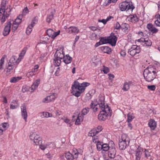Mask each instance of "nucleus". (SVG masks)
<instances>
[{
    "instance_id": "11",
    "label": "nucleus",
    "mask_w": 160,
    "mask_h": 160,
    "mask_svg": "<svg viewBox=\"0 0 160 160\" xmlns=\"http://www.w3.org/2000/svg\"><path fill=\"white\" fill-rule=\"evenodd\" d=\"M143 151V148L138 146L137 149L135 151L136 160H140L141 156Z\"/></svg>"
},
{
    "instance_id": "15",
    "label": "nucleus",
    "mask_w": 160,
    "mask_h": 160,
    "mask_svg": "<svg viewBox=\"0 0 160 160\" xmlns=\"http://www.w3.org/2000/svg\"><path fill=\"white\" fill-rule=\"evenodd\" d=\"M116 154V150L115 147L112 146L109 148L108 151V157L111 158H114Z\"/></svg>"
},
{
    "instance_id": "64",
    "label": "nucleus",
    "mask_w": 160,
    "mask_h": 160,
    "mask_svg": "<svg viewBox=\"0 0 160 160\" xmlns=\"http://www.w3.org/2000/svg\"><path fill=\"white\" fill-rule=\"evenodd\" d=\"M98 22H102L104 24H105L107 22V20H106V19H103L102 20H98Z\"/></svg>"
},
{
    "instance_id": "26",
    "label": "nucleus",
    "mask_w": 160,
    "mask_h": 160,
    "mask_svg": "<svg viewBox=\"0 0 160 160\" xmlns=\"http://www.w3.org/2000/svg\"><path fill=\"white\" fill-rule=\"evenodd\" d=\"M19 106V104L18 103V101L13 100L11 103L10 106V108L11 109H15Z\"/></svg>"
},
{
    "instance_id": "1",
    "label": "nucleus",
    "mask_w": 160,
    "mask_h": 160,
    "mask_svg": "<svg viewBox=\"0 0 160 160\" xmlns=\"http://www.w3.org/2000/svg\"><path fill=\"white\" fill-rule=\"evenodd\" d=\"M90 85L89 83L86 82L80 83L77 81H75L72 86V91L71 93L75 96L78 97L84 92L86 87Z\"/></svg>"
},
{
    "instance_id": "59",
    "label": "nucleus",
    "mask_w": 160,
    "mask_h": 160,
    "mask_svg": "<svg viewBox=\"0 0 160 160\" xmlns=\"http://www.w3.org/2000/svg\"><path fill=\"white\" fill-rule=\"evenodd\" d=\"M21 22V21L17 18L15 21L13 22V23L14 24H16V23L19 25Z\"/></svg>"
},
{
    "instance_id": "60",
    "label": "nucleus",
    "mask_w": 160,
    "mask_h": 160,
    "mask_svg": "<svg viewBox=\"0 0 160 160\" xmlns=\"http://www.w3.org/2000/svg\"><path fill=\"white\" fill-rule=\"evenodd\" d=\"M153 27V25L151 23L148 24L147 25V28L149 30V31H150Z\"/></svg>"
},
{
    "instance_id": "43",
    "label": "nucleus",
    "mask_w": 160,
    "mask_h": 160,
    "mask_svg": "<svg viewBox=\"0 0 160 160\" xmlns=\"http://www.w3.org/2000/svg\"><path fill=\"white\" fill-rule=\"evenodd\" d=\"M21 115L25 122L27 121L28 117L27 112H21Z\"/></svg>"
},
{
    "instance_id": "63",
    "label": "nucleus",
    "mask_w": 160,
    "mask_h": 160,
    "mask_svg": "<svg viewBox=\"0 0 160 160\" xmlns=\"http://www.w3.org/2000/svg\"><path fill=\"white\" fill-rule=\"evenodd\" d=\"M89 28L92 31H96L98 29V28L97 27L93 26H91L89 27Z\"/></svg>"
},
{
    "instance_id": "53",
    "label": "nucleus",
    "mask_w": 160,
    "mask_h": 160,
    "mask_svg": "<svg viewBox=\"0 0 160 160\" xmlns=\"http://www.w3.org/2000/svg\"><path fill=\"white\" fill-rule=\"evenodd\" d=\"M109 69L108 67L104 66L103 71L104 73H107L109 72Z\"/></svg>"
},
{
    "instance_id": "48",
    "label": "nucleus",
    "mask_w": 160,
    "mask_h": 160,
    "mask_svg": "<svg viewBox=\"0 0 160 160\" xmlns=\"http://www.w3.org/2000/svg\"><path fill=\"white\" fill-rule=\"evenodd\" d=\"M5 58L2 57L0 60V69L1 70L2 69V65L4 64V62Z\"/></svg>"
},
{
    "instance_id": "20",
    "label": "nucleus",
    "mask_w": 160,
    "mask_h": 160,
    "mask_svg": "<svg viewBox=\"0 0 160 160\" xmlns=\"http://www.w3.org/2000/svg\"><path fill=\"white\" fill-rule=\"evenodd\" d=\"M55 98L54 94V93H53L52 95L47 96V97L44 98L43 99L42 102L47 103L51 101H52L54 100Z\"/></svg>"
},
{
    "instance_id": "18",
    "label": "nucleus",
    "mask_w": 160,
    "mask_h": 160,
    "mask_svg": "<svg viewBox=\"0 0 160 160\" xmlns=\"http://www.w3.org/2000/svg\"><path fill=\"white\" fill-rule=\"evenodd\" d=\"M98 133H95V130L90 131L88 133V136L90 137H92V140H97L100 139V136L97 135Z\"/></svg>"
},
{
    "instance_id": "58",
    "label": "nucleus",
    "mask_w": 160,
    "mask_h": 160,
    "mask_svg": "<svg viewBox=\"0 0 160 160\" xmlns=\"http://www.w3.org/2000/svg\"><path fill=\"white\" fill-rule=\"evenodd\" d=\"M28 12V9L27 7L25 8L22 12V15H25Z\"/></svg>"
},
{
    "instance_id": "56",
    "label": "nucleus",
    "mask_w": 160,
    "mask_h": 160,
    "mask_svg": "<svg viewBox=\"0 0 160 160\" xmlns=\"http://www.w3.org/2000/svg\"><path fill=\"white\" fill-rule=\"evenodd\" d=\"M60 32V31L59 30L57 32H55L54 31L53 35L52 38L54 39L58 35Z\"/></svg>"
},
{
    "instance_id": "8",
    "label": "nucleus",
    "mask_w": 160,
    "mask_h": 160,
    "mask_svg": "<svg viewBox=\"0 0 160 160\" xmlns=\"http://www.w3.org/2000/svg\"><path fill=\"white\" fill-rule=\"evenodd\" d=\"M138 41L139 42H144V44H143V46L150 47L152 45L151 40L148 38H141L138 40Z\"/></svg>"
},
{
    "instance_id": "32",
    "label": "nucleus",
    "mask_w": 160,
    "mask_h": 160,
    "mask_svg": "<svg viewBox=\"0 0 160 160\" xmlns=\"http://www.w3.org/2000/svg\"><path fill=\"white\" fill-rule=\"evenodd\" d=\"M95 143H97L96 146L97 149L98 151H101L102 150V146L103 144V142H101L100 141H95Z\"/></svg>"
},
{
    "instance_id": "19",
    "label": "nucleus",
    "mask_w": 160,
    "mask_h": 160,
    "mask_svg": "<svg viewBox=\"0 0 160 160\" xmlns=\"http://www.w3.org/2000/svg\"><path fill=\"white\" fill-rule=\"evenodd\" d=\"M20 61V60L19 59V58H18L15 56H13L10 59L9 63L14 66L16 64H18Z\"/></svg>"
},
{
    "instance_id": "13",
    "label": "nucleus",
    "mask_w": 160,
    "mask_h": 160,
    "mask_svg": "<svg viewBox=\"0 0 160 160\" xmlns=\"http://www.w3.org/2000/svg\"><path fill=\"white\" fill-rule=\"evenodd\" d=\"M11 23L9 22L7 23L6 25L5 26L2 34L4 36H6L9 33L10 31Z\"/></svg>"
},
{
    "instance_id": "37",
    "label": "nucleus",
    "mask_w": 160,
    "mask_h": 160,
    "mask_svg": "<svg viewBox=\"0 0 160 160\" xmlns=\"http://www.w3.org/2000/svg\"><path fill=\"white\" fill-rule=\"evenodd\" d=\"M157 19L155 21V23L157 26L160 27V15L158 14L156 16Z\"/></svg>"
},
{
    "instance_id": "46",
    "label": "nucleus",
    "mask_w": 160,
    "mask_h": 160,
    "mask_svg": "<svg viewBox=\"0 0 160 160\" xmlns=\"http://www.w3.org/2000/svg\"><path fill=\"white\" fill-rule=\"evenodd\" d=\"M144 152H145V157L147 158H148L150 157L151 155L150 154V152L148 151V150H147L146 149H145Z\"/></svg>"
},
{
    "instance_id": "28",
    "label": "nucleus",
    "mask_w": 160,
    "mask_h": 160,
    "mask_svg": "<svg viewBox=\"0 0 160 160\" xmlns=\"http://www.w3.org/2000/svg\"><path fill=\"white\" fill-rule=\"evenodd\" d=\"M148 125L151 129L153 130L156 127V123L154 120L151 119L149 122Z\"/></svg>"
},
{
    "instance_id": "45",
    "label": "nucleus",
    "mask_w": 160,
    "mask_h": 160,
    "mask_svg": "<svg viewBox=\"0 0 160 160\" xmlns=\"http://www.w3.org/2000/svg\"><path fill=\"white\" fill-rule=\"evenodd\" d=\"M21 112H27L26 106L25 103H23L21 107Z\"/></svg>"
},
{
    "instance_id": "35",
    "label": "nucleus",
    "mask_w": 160,
    "mask_h": 160,
    "mask_svg": "<svg viewBox=\"0 0 160 160\" xmlns=\"http://www.w3.org/2000/svg\"><path fill=\"white\" fill-rule=\"evenodd\" d=\"M53 61L54 64L56 66H59L61 63V59L59 58H56L55 57Z\"/></svg>"
},
{
    "instance_id": "62",
    "label": "nucleus",
    "mask_w": 160,
    "mask_h": 160,
    "mask_svg": "<svg viewBox=\"0 0 160 160\" xmlns=\"http://www.w3.org/2000/svg\"><path fill=\"white\" fill-rule=\"evenodd\" d=\"M46 148V146L45 145H42V142H41V144L40 145V148L42 150H44Z\"/></svg>"
},
{
    "instance_id": "33",
    "label": "nucleus",
    "mask_w": 160,
    "mask_h": 160,
    "mask_svg": "<svg viewBox=\"0 0 160 160\" xmlns=\"http://www.w3.org/2000/svg\"><path fill=\"white\" fill-rule=\"evenodd\" d=\"M129 27V25L126 23H123L121 25V28L122 30H124V32H128Z\"/></svg>"
},
{
    "instance_id": "54",
    "label": "nucleus",
    "mask_w": 160,
    "mask_h": 160,
    "mask_svg": "<svg viewBox=\"0 0 160 160\" xmlns=\"http://www.w3.org/2000/svg\"><path fill=\"white\" fill-rule=\"evenodd\" d=\"M38 68L39 66L38 65H35L34 68L32 69L31 71L34 73L37 71V69Z\"/></svg>"
},
{
    "instance_id": "27",
    "label": "nucleus",
    "mask_w": 160,
    "mask_h": 160,
    "mask_svg": "<svg viewBox=\"0 0 160 160\" xmlns=\"http://www.w3.org/2000/svg\"><path fill=\"white\" fill-rule=\"evenodd\" d=\"M129 18V21L133 23H135L138 21L139 19L135 14L133 15H130Z\"/></svg>"
},
{
    "instance_id": "57",
    "label": "nucleus",
    "mask_w": 160,
    "mask_h": 160,
    "mask_svg": "<svg viewBox=\"0 0 160 160\" xmlns=\"http://www.w3.org/2000/svg\"><path fill=\"white\" fill-rule=\"evenodd\" d=\"M152 33H156L158 31V29L155 27H153L150 31Z\"/></svg>"
},
{
    "instance_id": "44",
    "label": "nucleus",
    "mask_w": 160,
    "mask_h": 160,
    "mask_svg": "<svg viewBox=\"0 0 160 160\" xmlns=\"http://www.w3.org/2000/svg\"><path fill=\"white\" fill-rule=\"evenodd\" d=\"M42 118H47V112H43L39 113Z\"/></svg>"
},
{
    "instance_id": "47",
    "label": "nucleus",
    "mask_w": 160,
    "mask_h": 160,
    "mask_svg": "<svg viewBox=\"0 0 160 160\" xmlns=\"http://www.w3.org/2000/svg\"><path fill=\"white\" fill-rule=\"evenodd\" d=\"M27 50V48H24L20 53L19 55V57H23L26 53Z\"/></svg>"
},
{
    "instance_id": "29",
    "label": "nucleus",
    "mask_w": 160,
    "mask_h": 160,
    "mask_svg": "<svg viewBox=\"0 0 160 160\" xmlns=\"http://www.w3.org/2000/svg\"><path fill=\"white\" fill-rule=\"evenodd\" d=\"M100 49L104 53L110 54L111 52V49L109 47L107 46H103L101 47Z\"/></svg>"
},
{
    "instance_id": "17",
    "label": "nucleus",
    "mask_w": 160,
    "mask_h": 160,
    "mask_svg": "<svg viewBox=\"0 0 160 160\" xmlns=\"http://www.w3.org/2000/svg\"><path fill=\"white\" fill-rule=\"evenodd\" d=\"M64 52L62 50H57L54 54V57L57 58L62 59L64 56Z\"/></svg>"
},
{
    "instance_id": "50",
    "label": "nucleus",
    "mask_w": 160,
    "mask_h": 160,
    "mask_svg": "<svg viewBox=\"0 0 160 160\" xmlns=\"http://www.w3.org/2000/svg\"><path fill=\"white\" fill-rule=\"evenodd\" d=\"M147 88L148 89L151 91H154L156 89V86L154 85H148Z\"/></svg>"
},
{
    "instance_id": "5",
    "label": "nucleus",
    "mask_w": 160,
    "mask_h": 160,
    "mask_svg": "<svg viewBox=\"0 0 160 160\" xmlns=\"http://www.w3.org/2000/svg\"><path fill=\"white\" fill-rule=\"evenodd\" d=\"M120 10L122 11L130 10L132 11L134 8V6L131 2H123L119 4Z\"/></svg>"
},
{
    "instance_id": "41",
    "label": "nucleus",
    "mask_w": 160,
    "mask_h": 160,
    "mask_svg": "<svg viewBox=\"0 0 160 160\" xmlns=\"http://www.w3.org/2000/svg\"><path fill=\"white\" fill-rule=\"evenodd\" d=\"M90 108H83L82 111V114L83 116L87 114L89 112Z\"/></svg>"
},
{
    "instance_id": "23",
    "label": "nucleus",
    "mask_w": 160,
    "mask_h": 160,
    "mask_svg": "<svg viewBox=\"0 0 160 160\" xmlns=\"http://www.w3.org/2000/svg\"><path fill=\"white\" fill-rule=\"evenodd\" d=\"M29 138L31 140H38V139H42L40 136L35 132L31 133Z\"/></svg>"
},
{
    "instance_id": "61",
    "label": "nucleus",
    "mask_w": 160,
    "mask_h": 160,
    "mask_svg": "<svg viewBox=\"0 0 160 160\" xmlns=\"http://www.w3.org/2000/svg\"><path fill=\"white\" fill-rule=\"evenodd\" d=\"M34 73L32 72L31 71L27 73V76L28 77H32L34 75Z\"/></svg>"
},
{
    "instance_id": "31",
    "label": "nucleus",
    "mask_w": 160,
    "mask_h": 160,
    "mask_svg": "<svg viewBox=\"0 0 160 160\" xmlns=\"http://www.w3.org/2000/svg\"><path fill=\"white\" fill-rule=\"evenodd\" d=\"M54 13L55 11H53L51 12L50 14L46 18V21L47 22L50 23L51 20L53 19Z\"/></svg>"
},
{
    "instance_id": "21",
    "label": "nucleus",
    "mask_w": 160,
    "mask_h": 160,
    "mask_svg": "<svg viewBox=\"0 0 160 160\" xmlns=\"http://www.w3.org/2000/svg\"><path fill=\"white\" fill-rule=\"evenodd\" d=\"M108 116V114L104 113L103 112L100 111L98 115V118L100 121H103L106 119Z\"/></svg>"
},
{
    "instance_id": "3",
    "label": "nucleus",
    "mask_w": 160,
    "mask_h": 160,
    "mask_svg": "<svg viewBox=\"0 0 160 160\" xmlns=\"http://www.w3.org/2000/svg\"><path fill=\"white\" fill-rule=\"evenodd\" d=\"M156 69L152 66L148 67L144 71L143 76L145 80L148 82H151L156 78Z\"/></svg>"
},
{
    "instance_id": "4",
    "label": "nucleus",
    "mask_w": 160,
    "mask_h": 160,
    "mask_svg": "<svg viewBox=\"0 0 160 160\" xmlns=\"http://www.w3.org/2000/svg\"><path fill=\"white\" fill-rule=\"evenodd\" d=\"M104 100V98L102 96L99 97L98 99L99 108L102 110V112H103L104 113L108 114V116H111L112 110L107 105H105Z\"/></svg>"
},
{
    "instance_id": "51",
    "label": "nucleus",
    "mask_w": 160,
    "mask_h": 160,
    "mask_svg": "<svg viewBox=\"0 0 160 160\" xmlns=\"http://www.w3.org/2000/svg\"><path fill=\"white\" fill-rule=\"evenodd\" d=\"M13 65L8 62V65L7 68V69H8V70H9L11 71L13 69Z\"/></svg>"
},
{
    "instance_id": "39",
    "label": "nucleus",
    "mask_w": 160,
    "mask_h": 160,
    "mask_svg": "<svg viewBox=\"0 0 160 160\" xmlns=\"http://www.w3.org/2000/svg\"><path fill=\"white\" fill-rule=\"evenodd\" d=\"M46 33L49 37H51L52 38L54 33V31L52 29H49L47 30Z\"/></svg>"
},
{
    "instance_id": "14",
    "label": "nucleus",
    "mask_w": 160,
    "mask_h": 160,
    "mask_svg": "<svg viewBox=\"0 0 160 160\" xmlns=\"http://www.w3.org/2000/svg\"><path fill=\"white\" fill-rule=\"evenodd\" d=\"M108 38L100 37L99 42L96 43L95 46V47H98L101 45L108 43Z\"/></svg>"
},
{
    "instance_id": "9",
    "label": "nucleus",
    "mask_w": 160,
    "mask_h": 160,
    "mask_svg": "<svg viewBox=\"0 0 160 160\" xmlns=\"http://www.w3.org/2000/svg\"><path fill=\"white\" fill-rule=\"evenodd\" d=\"M130 141H121L119 142V147L121 150H124L128 146Z\"/></svg>"
},
{
    "instance_id": "16",
    "label": "nucleus",
    "mask_w": 160,
    "mask_h": 160,
    "mask_svg": "<svg viewBox=\"0 0 160 160\" xmlns=\"http://www.w3.org/2000/svg\"><path fill=\"white\" fill-rule=\"evenodd\" d=\"M90 106L94 112H95L97 111L100 108L99 107L98 101V102L95 101H92L90 105Z\"/></svg>"
},
{
    "instance_id": "34",
    "label": "nucleus",
    "mask_w": 160,
    "mask_h": 160,
    "mask_svg": "<svg viewBox=\"0 0 160 160\" xmlns=\"http://www.w3.org/2000/svg\"><path fill=\"white\" fill-rule=\"evenodd\" d=\"M127 122L128 123L130 122L133 119L135 118V116H134L133 113H129L127 115Z\"/></svg>"
},
{
    "instance_id": "52",
    "label": "nucleus",
    "mask_w": 160,
    "mask_h": 160,
    "mask_svg": "<svg viewBox=\"0 0 160 160\" xmlns=\"http://www.w3.org/2000/svg\"><path fill=\"white\" fill-rule=\"evenodd\" d=\"M102 129V127L101 126H98L97 127V129H95L93 130H95V133H98L100 132L101 131Z\"/></svg>"
},
{
    "instance_id": "24",
    "label": "nucleus",
    "mask_w": 160,
    "mask_h": 160,
    "mask_svg": "<svg viewBox=\"0 0 160 160\" xmlns=\"http://www.w3.org/2000/svg\"><path fill=\"white\" fill-rule=\"evenodd\" d=\"M68 32L70 33H76L79 32L78 29L75 27H70L68 28Z\"/></svg>"
},
{
    "instance_id": "6",
    "label": "nucleus",
    "mask_w": 160,
    "mask_h": 160,
    "mask_svg": "<svg viewBox=\"0 0 160 160\" xmlns=\"http://www.w3.org/2000/svg\"><path fill=\"white\" fill-rule=\"evenodd\" d=\"M40 79H38L36 80L35 82H34L33 84L32 85L30 88H29V90L28 87L26 86H23L22 89V91L23 92H28V91H30V89L31 90V92H33L36 88H37L40 83Z\"/></svg>"
},
{
    "instance_id": "49",
    "label": "nucleus",
    "mask_w": 160,
    "mask_h": 160,
    "mask_svg": "<svg viewBox=\"0 0 160 160\" xmlns=\"http://www.w3.org/2000/svg\"><path fill=\"white\" fill-rule=\"evenodd\" d=\"M120 28H121V25L118 22H117L114 26V30L119 29Z\"/></svg>"
},
{
    "instance_id": "36",
    "label": "nucleus",
    "mask_w": 160,
    "mask_h": 160,
    "mask_svg": "<svg viewBox=\"0 0 160 160\" xmlns=\"http://www.w3.org/2000/svg\"><path fill=\"white\" fill-rule=\"evenodd\" d=\"M111 148L109 147V145L108 144L106 143H103V145L102 146V151H108L109 149V148Z\"/></svg>"
},
{
    "instance_id": "7",
    "label": "nucleus",
    "mask_w": 160,
    "mask_h": 160,
    "mask_svg": "<svg viewBox=\"0 0 160 160\" xmlns=\"http://www.w3.org/2000/svg\"><path fill=\"white\" fill-rule=\"evenodd\" d=\"M140 51V48L139 46L132 45L128 50V53L132 56H134L136 54L139 53Z\"/></svg>"
},
{
    "instance_id": "55",
    "label": "nucleus",
    "mask_w": 160,
    "mask_h": 160,
    "mask_svg": "<svg viewBox=\"0 0 160 160\" xmlns=\"http://www.w3.org/2000/svg\"><path fill=\"white\" fill-rule=\"evenodd\" d=\"M18 25V24L16 23V24L13 23V25L12 26V30L13 32L15 31L17 29Z\"/></svg>"
},
{
    "instance_id": "30",
    "label": "nucleus",
    "mask_w": 160,
    "mask_h": 160,
    "mask_svg": "<svg viewBox=\"0 0 160 160\" xmlns=\"http://www.w3.org/2000/svg\"><path fill=\"white\" fill-rule=\"evenodd\" d=\"M83 116L82 115L79 114L78 116L77 117L75 124L76 125L80 124L83 120Z\"/></svg>"
},
{
    "instance_id": "2",
    "label": "nucleus",
    "mask_w": 160,
    "mask_h": 160,
    "mask_svg": "<svg viewBox=\"0 0 160 160\" xmlns=\"http://www.w3.org/2000/svg\"><path fill=\"white\" fill-rule=\"evenodd\" d=\"M8 2L7 0H2L1 5L0 8V19L2 22H4L6 18L10 15L11 11L10 8H6V4Z\"/></svg>"
},
{
    "instance_id": "10",
    "label": "nucleus",
    "mask_w": 160,
    "mask_h": 160,
    "mask_svg": "<svg viewBox=\"0 0 160 160\" xmlns=\"http://www.w3.org/2000/svg\"><path fill=\"white\" fill-rule=\"evenodd\" d=\"M117 38L114 35H110L108 37V43L110 44L112 46H115L117 41Z\"/></svg>"
},
{
    "instance_id": "40",
    "label": "nucleus",
    "mask_w": 160,
    "mask_h": 160,
    "mask_svg": "<svg viewBox=\"0 0 160 160\" xmlns=\"http://www.w3.org/2000/svg\"><path fill=\"white\" fill-rule=\"evenodd\" d=\"M118 0H106L103 3V5L107 6L111 2L114 3L116 2Z\"/></svg>"
},
{
    "instance_id": "25",
    "label": "nucleus",
    "mask_w": 160,
    "mask_h": 160,
    "mask_svg": "<svg viewBox=\"0 0 160 160\" xmlns=\"http://www.w3.org/2000/svg\"><path fill=\"white\" fill-rule=\"evenodd\" d=\"M63 59V62L66 64L70 63L72 61V58L68 54L66 55L65 56H64Z\"/></svg>"
},
{
    "instance_id": "22",
    "label": "nucleus",
    "mask_w": 160,
    "mask_h": 160,
    "mask_svg": "<svg viewBox=\"0 0 160 160\" xmlns=\"http://www.w3.org/2000/svg\"><path fill=\"white\" fill-rule=\"evenodd\" d=\"M35 21V20L34 19L33 20L31 24L29 25L27 28L26 30V33L27 34L29 35L30 34L31 32L32 31V28L36 24Z\"/></svg>"
},
{
    "instance_id": "38",
    "label": "nucleus",
    "mask_w": 160,
    "mask_h": 160,
    "mask_svg": "<svg viewBox=\"0 0 160 160\" xmlns=\"http://www.w3.org/2000/svg\"><path fill=\"white\" fill-rule=\"evenodd\" d=\"M130 88V85L127 82L124 83L122 89L124 91H127Z\"/></svg>"
},
{
    "instance_id": "42",
    "label": "nucleus",
    "mask_w": 160,
    "mask_h": 160,
    "mask_svg": "<svg viewBox=\"0 0 160 160\" xmlns=\"http://www.w3.org/2000/svg\"><path fill=\"white\" fill-rule=\"evenodd\" d=\"M21 78L19 77H12L11 78L10 82H17L18 80H20Z\"/></svg>"
},
{
    "instance_id": "12",
    "label": "nucleus",
    "mask_w": 160,
    "mask_h": 160,
    "mask_svg": "<svg viewBox=\"0 0 160 160\" xmlns=\"http://www.w3.org/2000/svg\"><path fill=\"white\" fill-rule=\"evenodd\" d=\"M77 152L74 153V156L70 153L69 152H68L65 154V157L68 160H73L74 158H77L78 157V154L79 153L78 151L76 150Z\"/></svg>"
}]
</instances>
